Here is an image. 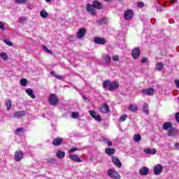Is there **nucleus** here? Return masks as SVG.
Masks as SVG:
<instances>
[{
  "label": "nucleus",
  "mask_w": 179,
  "mask_h": 179,
  "mask_svg": "<svg viewBox=\"0 0 179 179\" xmlns=\"http://www.w3.org/2000/svg\"><path fill=\"white\" fill-rule=\"evenodd\" d=\"M50 75H52L54 78H55L56 79H59V80H62V79H64V76L55 73V71H51Z\"/></svg>",
  "instance_id": "cd10ccee"
},
{
  "label": "nucleus",
  "mask_w": 179,
  "mask_h": 179,
  "mask_svg": "<svg viewBox=\"0 0 179 179\" xmlns=\"http://www.w3.org/2000/svg\"><path fill=\"white\" fill-rule=\"evenodd\" d=\"M144 152L147 154V155H156V149L152 148H147L144 150Z\"/></svg>",
  "instance_id": "bb28decb"
},
{
  "label": "nucleus",
  "mask_w": 179,
  "mask_h": 179,
  "mask_svg": "<svg viewBox=\"0 0 179 179\" xmlns=\"http://www.w3.org/2000/svg\"><path fill=\"white\" fill-rule=\"evenodd\" d=\"M83 98L85 100H87V98L86 96H84Z\"/></svg>",
  "instance_id": "4d7b16f0"
},
{
  "label": "nucleus",
  "mask_w": 179,
  "mask_h": 179,
  "mask_svg": "<svg viewBox=\"0 0 179 179\" xmlns=\"http://www.w3.org/2000/svg\"><path fill=\"white\" fill-rule=\"evenodd\" d=\"M106 142H107L108 146L109 148H111V146H113V142H111V141H107Z\"/></svg>",
  "instance_id": "603ef678"
},
{
  "label": "nucleus",
  "mask_w": 179,
  "mask_h": 179,
  "mask_svg": "<svg viewBox=\"0 0 179 179\" xmlns=\"http://www.w3.org/2000/svg\"><path fill=\"white\" fill-rule=\"evenodd\" d=\"M105 2H110V0H103Z\"/></svg>",
  "instance_id": "13d9d810"
},
{
  "label": "nucleus",
  "mask_w": 179,
  "mask_h": 179,
  "mask_svg": "<svg viewBox=\"0 0 179 179\" xmlns=\"http://www.w3.org/2000/svg\"><path fill=\"white\" fill-rule=\"evenodd\" d=\"M72 118H74L75 120L79 118V113L78 112H73L71 114Z\"/></svg>",
  "instance_id": "e433bc0d"
},
{
  "label": "nucleus",
  "mask_w": 179,
  "mask_h": 179,
  "mask_svg": "<svg viewBox=\"0 0 179 179\" xmlns=\"http://www.w3.org/2000/svg\"><path fill=\"white\" fill-rule=\"evenodd\" d=\"M103 59H104L106 65H110L111 64V57L107 54L103 55Z\"/></svg>",
  "instance_id": "b1692460"
},
{
  "label": "nucleus",
  "mask_w": 179,
  "mask_h": 179,
  "mask_svg": "<svg viewBox=\"0 0 179 179\" xmlns=\"http://www.w3.org/2000/svg\"><path fill=\"white\" fill-rule=\"evenodd\" d=\"M128 109L129 111H131V113H136V111H138L139 108H138V106H136L134 103H131L129 105Z\"/></svg>",
  "instance_id": "f3484780"
},
{
  "label": "nucleus",
  "mask_w": 179,
  "mask_h": 179,
  "mask_svg": "<svg viewBox=\"0 0 179 179\" xmlns=\"http://www.w3.org/2000/svg\"><path fill=\"white\" fill-rule=\"evenodd\" d=\"M162 128L164 131H167V129H171L173 128V123L170 122H164L162 124Z\"/></svg>",
  "instance_id": "a211bd4d"
},
{
  "label": "nucleus",
  "mask_w": 179,
  "mask_h": 179,
  "mask_svg": "<svg viewBox=\"0 0 179 179\" xmlns=\"http://www.w3.org/2000/svg\"><path fill=\"white\" fill-rule=\"evenodd\" d=\"M26 115V111L21 110V111H17L14 113L13 117L14 118H20V117H24V115Z\"/></svg>",
  "instance_id": "412c9836"
},
{
  "label": "nucleus",
  "mask_w": 179,
  "mask_h": 179,
  "mask_svg": "<svg viewBox=\"0 0 179 179\" xmlns=\"http://www.w3.org/2000/svg\"><path fill=\"white\" fill-rule=\"evenodd\" d=\"M20 83L21 86L26 87V86H27V80L25 78H22L20 80Z\"/></svg>",
  "instance_id": "f704fd0d"
},
{
  "label": "nucleus",
  "mask_w": 179,
  "mask_h": 179,
  "mask_svg": "<svg viewBox=\"0 0 179 179\" xmlns=\"http://www.w3.org/2000/svg\"><path fill=\"white\" fill-rule=\"evenodd\" d=\"M148 58L147 57H143L142 59H141V64H146V62H148Z\"/></svg>",
  "instance_id": "8fccbe9b"
},
{
  "label": "nucleus",
  "mask_w": 179,
  "mask_h": 179,
  "mask_svg": "<svg viewBox=\"0 0 179 179\" xmlns=\"http://www.w3.org/2000/svg\"><path fill=\"white\" fill-rule=\"evenodd\" d=\"M148 173H149V169L146 166H143L139 170V174H141V176H148Z\"/></svg>",
  "instance_id": "aec40b11"
},
{
  "label": "nucleus",
  "mask_w": 179,
  "mask_h": 179,
  "mask_svg": "<svg viewBox=\"0 0 179 179\" xmlns=\"http://www.w3.org/2000/svg\"><path fill=\"white\" fill-rule=\"evenodd\" d=\"M24 156V153L22 150H17L15 151L14 154V159L15 162H20L23 159V157Z\"/></svg>",
  "instance_id": "7ed1b4c3"
},
{
  "label": "nucleus",
  "mask_w": 179,
  "mask_h": 179,
  "mask_svg": "<svg viewBox=\"0 0 179 179\" xmlns=\"http://www.w3.org/2000/svg\"><path fill=\"white\" fill-rule=\"evenodd\" d=\"M4 43L7 44V45H9L10 47H12V45H13V43H12V41H10V40L8 38L4 39Z\"/></svg>",
  "instance_id": "4c0bfd02"
},
{
  "label": "nucleus",
  "mask_w": 179,
  "mask_h": 179,
  "mask_svg": "<svg viewBox=\"0 0 179 179\" xmlns=\"http://www.w3.org/2000/svg\"><path fill=\"white\" fill-rule=\"evenodd\" d=\"M27 20V17L22 16L20 18V22H26Z\"/></svg>",
  "instance_id": "09e8293b"
},
{
  "label": "nucleus",
  "mask_w": 179,
  "mask_h": 179,
  "mask_svg": "<svg viewBox=\"0 0 179 179\" xmlns=\"http://www.w3.org/2000/svg\"><path fill=\"white\" fill-rule=\"evenodd\" d=\"M43 48L46 52H48V54H50L51 55H52V52L50 49H48L47 46L43 45Z\"/></svg>",
  "instance_id": "a19ab883"
},
{
  "label": "nucleus",
  "mask_w": 179,
  "mask_h": 179,
  "mask_svg": "<svg viewBox=\"0 0 179 179\" xmlns=\"http://www.w3.org/2000/svg\"><path fill=\"white\" fill-rule=\"evenodd\" d=\"M162 171H163V166L159 164L156 165L154 168V174L155 176H159V174H162Z\"/></svg>",
  "instance_id": "f8f14e48"
},
{
  "label": "nucleus",
  "mask_w": 179,
  "mask_h": 179,
  "mask_svg": "<svg viewBox=\"0 0 179 179\" xmlns=\"http://www.w3.org/2000/svg\"><path fill=\"white\" fill-rule=\"evenodd\" d=\"M175 120L179 124V112L176 113L175 115Z\"/></svg>",
  "instance_id": "a18cd8bd"
},
{
  "label": "nucleus",
  "mask_w": 179,
  "mask_h": 179,
  "mask_svg": "<svg viewBox=\"0 0 179 179\" xmlns=\"http://www.w3.org/2000/svg\"><path fill=\"white\" fill-rule=\"evenodd\" d=\"M112 59L115 61L118 62V61H120V57H118V55H113L112 56Z\"/></svg>",
  "instance_id": "37998d69"
},
{
  "label": "nucleus",
  "mask_w": 179,
  "mask_h": 179,
  "mask_svg": "<svg viewBox=\"0 0 179 179\" xmlns=\"http://www.w3.org/2000/svg\"><path fill=\"white\" fill-rule=\"evenodd\" d=\"M56 156L57 159H64L65 157V152L59 150L57 152Z\"/></svg>",
  "instance_id": "a878e982"
},
{
  "label": "nucleus",
  "mask_w": 179,
  "mask_h": 179,
  "mask_svg": "<svg viewBox=\"0 0 179 179\" xmlns=\"http://www.w3.org/2000/svg\"><path fill=\"white\" fill-rule=\"evenodd\" d=\"M127 118H128V115H127L124 114V115H122V116L120 117L119 121H120L121 122H124V121H125V120H127Z\"/></svg>",
  "instance_id": "ea45409f"
},
{
  "label": "nucleus",
  "mask_w": 179,
  "mask_h": 179,
  "mask_svg": "<svg viewBox=\"0 0 179 179\" xmlns=\"http://www.w3.org/2000/svg\"><path fill=\"white\" fill-rule=\"evenodd\" d=\"M95 9H103V4H101V3H100L99 1L97 0H94L92 3V4H91Z\"/></svg>",
  "instance_id": "2eb2a0df"
},
{
  "label": "nucleus",
  "mask_w": 179,
  "mask_h": 179,
  "mask_svg": "<svg viewBox=\"0 0 179 179\" xmlns=\"http://www.w3.org/2000/svg\"><path fill=\"white\" fill-rule=\"evenodd\" d=\"M62 142H64V139L62 138L57 137L52 141V145L55 146H59V145L62 144Z\"/></svg>",
  "instance_id": "dca6fc26"
},
{
  "label": "nucleus",
  "mask_w": 179,
  "mask_h": 179,
  "mask_svg": "<svg viewBox=\"0 0 179 179\" xmlns=\"http://www.w3.org/2000/svg\"><path fill=\"white\" fill-rule=\"evenodd\" d=\"M103 141L106 142V141H107V138H103Z\"/></svg>",
  "instance_id": "bf43d9fd"
},
{
  "label": "nucleus",
  "mask_w": 179,
  "mask_h": 179,
  "mask_svg": "<svg viewBox=\"0 0 179 179\" xmlns=\"http://www.w3.org/2000/svg\"><path fill=\"white\" fill-rule=\"evenodd\" d=\"M27 0H15V3H26Z\"/></svg>",
  "instance_id": "c03bdc74"
},
{
  "label": "nucleus",
  "mask_w": 179,
  "mask_h": 179,
  "mask_svg": "<svg viewBox=\"0 0 179 179\" xmlns=\"http://www.w3.org/2000/svg\"><path fill=\"white\" fill-rule=\"evenodd\" d=\"M0 57L1 59H3V61H6L8 58V55L5 52H2L0 53Z\"/></svg>",
  "instance_id": "2f4dec72"
},
{
  "label": "nucleus",
  "mask_w": 179,
  "mask_h": 179,
  "mask_svg": "<svg viewBox=\"0 0 179 179\" xmlns=\"http://www.w3.org/2000/svg\"><path fill=\"white\" fill-rule=\"evenodd\" d=\"M141 93L145 94L146 96H153L155 94V89L150 87L148 89H142Z\"/></svg>",
  "instance_id": "9d476101"
},
{
  "label": "nucleus",
  "mask_w": 179,
  "mask_h": 179,
  "mask_svg": "<svg viewBox=\"0 0 179 179\" xmlns=\"http://www.w3.org/2000/svg\"><path fill=\"white\" fill-rule=\"evenodd\" d=\"M134 11L131 9L127 10L124 13V20H131L134 17Z\"/></svg>",
  "instance_id": "20e7f679"
},
{
  "label": "nucleus",
  "mask_w": 179,
  "mask_h": 179,
  "mask_svg": "<svg viewBox=\"0 0 179 179\" xmlns=\"http://www.w3.org/2000/svg\"><path fill=\"white\" fill-rule=\"evenodd\" d=\"M0 62H1V59H0Z\"/></svg>",
  "instance_id": "680f3d73"
},
{
  "label": "nucleus",
  "mask_w": 179,
  "mask_h": 179,
  "mask_svg": "<svg viewBox=\"0 0 179 179\" xmlns=\"http://www.w3.org/2000/svg\"><path fill=\"white\" fill-rule=\"evenodd\" d=\"M105 153L108 155V156H113L115 153V149L111 148H105Z\"/></svg>",
  "instance_id": "6ab92c4d"
},
{
  "label": "nucleus",
  "mask_w": 179,
  "mask_h": 179,
  "mask_svg": "<svg viewBox=\"0 0 179 179\" xmlns=\"http://www.w3.org/2000/svg\"><path fill=\"white\" fill-rule=\"evenodd\" d=\"M175 148H176L178 150H179V143H177L175 144Z\"/></svg>",
  "instance_id": "864d4df0"
},
{
  "label": "nucleus",
  "mask_w": 179,
  "mask_h": 179,
  "mask_svg": "<svg viewBox=\"0 0 179 179\" xmlns=\"http://www.w3.org/2000/svg\"><path fill=\"white\" fill-rule=\"evenodd\" d=\"M45 2L50 3L51 1V0H45Z\"/></svg>",
  "instance_id": "6e6d98bb"
},
{
  "label": "nucleus",
  "mask_w": 179,
  "mask_h": 179,
  "mask_svg": "<svg viewBox=\"0 0 179 179\" xmlns=\"http://www.w3.org/2000/svg\"><path fill=\"white\" fill-rule=\"evenodd\" d=\"M103 89H108L109 92H114V90L120 87V83L117 81L111 82L110 80H106L102 85Z\"/></svg>",
  "instance_id": "f257e3e1"
},
{
  "label": "nucleus",
  "mask_w": 179,
  "mask_h": 179,
  "mask_svg": "<svg viewBox=\"0 0 179 179\" xmlns=\"http://www.w3.org/2000/svg\"><path fill=\"white\" fill-rule=\"evenodd\" d=\"M6 106L7 107V110L10 111V108H12V101L10 99L7 100Z\"/></svg>",
  "instance_id": "c756f323"
},
{
  "label": "nucleus",
  "mask_w": 179,
  "mask_h": 179,
  "mask_svg": "<svg viewBox=\"0 0 179 179\" xmlns=\"http://www.w3.org/2000/svg\"><path fill=\"white\" fill-rule=\"evenodd\" d=\"M112 163L116 166V167H118L119 169L122 166V164H121V161L117 157L113 156L112 157Z\"/></svg>",
  "instance_id": "ddd939ff"
},
{
  "label": "nucleus",
  "mask_w": 179,
  "mask_h": 179,
  "mask_svg": "<svg viewBox=\"0 0 179 179\" xmlns=\"http://www.w3.org/2000/svg\"><path fill=\"white\" fill-rule=\"evenodd\" d=\"M167 135L168 136H176V135H177V130L176 128L172 127L168 131Z\"/></svg>",
  "instance_id": "5701e85b"
},
{
  "label": "nucleus",
  "mask_w": 179,
  "mask_h": 179,
  "mask_svg": "<svg viewBox=\"0 0 179 179\" xmlns=\"http://www.w3.org/2000/svg\"><path fill=\"white\" fill-rule=\"evenodd\" d=\"M25 92H26L27 94H28V96H29V97H31V99H36V95L33 92V90H31V88H28L26 90Z\"/></svg>",
  "instance_id": "393cba45"
},
{
  "label": "nucleus",
  "mask_w": 179,
  "mask_h": 179,
  "mask_svg": "<svg viewBox=\"0 0 179 179\" xmlns=\"http://www.w3.org/2000/svg\"><path fill=\"white\" fill-rule=\"evenodd\" d=\"M177 89H179V80H175Z\"/></svg>",
  "instance_id": "3c124183"
},
{
  "label": "nucleus",
  "mask_w": 179,
  "mask_h": 179,
  "mask_svg": "<svg viewBox=\"0 0 179 179\" xmlns=\"http://www.w3.org/2000/svg\"><path fill=\"white\" fill-rule=\"evenodd\" d=\"M99 110L102 114H108V113H110V107L108 106V103H103L99 108Z\"/></svg>",
  "instance_id": "423d86ee"
},
{
  "label": "nucleus",
  "mask_w": 179,
  "mask_h": 179,
  "mask_svg": "<svg viewBox=\"0 0 179 179\" xmlns=\"http://www.w3.org/2000/svg\"><path fill=\"white\" fill-rule=\"evenodd\" d=\"M164 65H163V63H162V62H159V63H157L156 64V71H162V69H163V68H164Z\"/></svg>",
  "instance_id": "7c9ffc66"
},
{
  "label": "nucleus",
  "mask_w": 179,
  "mask_h": 179,
  "mask_svg": "<svg viewBox=\"0 0 179 179\" xmlns=\"http://www.w3.org/2000/svg\"><path fill=\"white\" fill-rule=\"evenodd\" d=\"M86 10L87 12H89L90 15H93L94 16L97 15L96 8L92 4H87Z\"/></svg>",
  "instance_id": "1a4fd4ad"
},
{
  "label": "nucleus",
  "mask_w": 179,
  "mask_h": 179,
  "mask_svg": "<svg viewBox=\"0 0 179 179\" xmlns=\"http://www.w3.org/2000/svg\"><path fill=\"white\" fill-rule=\"evenodd\" d=\"M107 22H108L107 19L103 18V19L99 20L97 21V23L98 24H106Z\"/></svg>",
  "instance_id": "c9c22d12"
},
{
  "label": "nucleus",
  "mask_w": 179,
  "mask_h": 179,
  "mask_svg": "<svg viewBox=\"0 0 179 179\" xmlns=\"http://www.w3.org/2000/svg\"><path fill=\"white\" fill-rule=\"evenodd\" d=\"M94 43L95 44H99V45H104V44L107 43V41H106V38L103 37H96L94 38Z\"/></svg>",
  "instance_id": "9b49d317"
},
{
  "label": "nucleus",
  "mask_w": 179,
  "mask_h": 179,
  "mask_svg": "<svg viewBox=\"0 0 179 179\" xmlns=\"http://www.w3.org/2000/svg\"><path fill=\"white\" fill-rule=\"evenodd\" d=\"M118 1H121V0H118Z\"/></svg>",
  "instance_id": "052dcab7"
},
{
  "label": "nucleus",
  "mask_w": 179,
  "mask_h": 179,
  "mask_svg": "<svg viewBox=\"0 0 179 179\" xmlns=\"http://www.w3.org/2000/svg\"><path fill=\"white\" fill-rule=\"evenodd\" d=\"M40 15L43 19H46V17H48V13L45 11V10H42L40 13Z\"/></svg>",
  "instance_id": "c85d7f7f"
},
{
  "label": "nucleus",
  "mask_w": 179,
  "mask_h": 179,
  "mask_svg": "<svg viewBox=\"0 0 179 179\" xmlns=\"http://www.w3.org/2000/svg\"><path fill=\"white\" fill-rule=\"evenodd\" d=\"M142 139V136H141L140 134H135L134 136V141L136 142H141V140Z\"/></svg>",
  "instance_id": "72a5a7b5"
},
{
  "label": "nucleus",
  "mask_w": 179,
  "mask_h": 179,
  "mask_svg": "<svg viewBox=\"0 0 179 179\" xmlns=\"http://www.w3.org/2000/svg\"><path fill=\"white\" fill-rule=\"evenodd\" d=\"M86 36V29L81 28L77 32V38H83Z\"/></svg>",
  "instance_id": "4468645a"
},
{
  "label": "nucleus",
  "mask_w": 179,
  "mask_h": 179,
  "mask_svg": "<svg viewBox=\"0 0 179 179\" xmlns=\"http://www.w3.org/2000/svg\"><path fill=\"white\" fill-rule=\"evenodd\" d=\"M143 111L145 114H149V108L147 103H145L143 108Z\"/></svg>",
  "instance_id": "473e14b6"
},
{
  "label": "nucleus",
  "mask_w": 179,
  "mask_h": 179,
  "mask_svg": "<svg viewBox=\"0 0 179 179\" xmlns=\"http://www.w3.org/2000/svg\"><path fill=\"white\" fill-rule=\"evenodd\" d=\"M175 1H176V0H169V3L173 4V3H174Z\"/></svg>",
  "instance_id": "5fc2aeb1"
},
{
  "label": "nucleus",
  "mask_w": 179,
  "mask_h": 179,
  "mask_svg": "<svg viewBox=\"0 0 179 179\" xmlns=\"http://www.w3.org/2000/svg\"><path fill=\"white\" fill-rule=\"evenodd\" d=\"M0 30H6V28L5 27V23H3L2 21H0Z\"/></svg>",
  "instance_id": "79ce46f5"
},
{
  "label": "nucleus",
  "mask_w": 179,
  "mask_h": 179,
  "mask_svg": "<svg viewBox=\"0 0 179 179\" xmlns=\"http://www.w3.org/2000/svg\"><path fill=\"white\" fill-rule=\"evenodd\" d=\"M137 6L138 8H143V6H145V3H143V2L139 1L137 3Z\"/></svg>",
  "instance_id": "49530a36"
},
{
  "label": "nucleus",
  "mask_w": 179,
  "mask_h": 179,
  "mask_svg": "<svg viewBox=\"0 0 179 179\" xmlns=\"http://www.w3.org/2000/svg\"><path fill=\"white\" fill-rule=\"evenodd\" d=\"M108 176L114 179H121V176L118 174V172L115 171L114 169H109L108 171Z\"/></svg>",
  "instance_id": "39448f33"
},
{
  "label": "nucleus",
  "mask_w": 179,
  "mask_h": 179,
  "mask_svg": "<svg viewBox=\"0 0 179 179\" xmlns=\"http://www.w3.org/2000/svg\"><path fill=\"white\" fill-rule=\"evenodd\" d=\"M69 159H71L73 162H76V163H80L82 162V159L78 157V155H70L69 156Z\"/></svg>",
  "instance_id": "4be33fe9"
},
{
  "label": "nucleus",
  "mask_w": 179,
  "mask_h": 179,
  "mask_svg": "<svg viewBox=\"0 0 179 179\" xmlns=\"http://www.w3.org/2000/svg\"><path fill=\"white\" fill-rule=\"evenodd\" d=\"M48 103L50 104V106H58V103H59V99H58V96H57V94H50L49 99H48Z\"/></svg>",
  "instance_id": "f03ea898"
},
{
  "label": "nucleus",
  "mask_w": 179,
  "mask_h": 179,
  "mask_svg": "<svg viewBox=\"0 0 179 179\" xmlns=\"http://www.w3.org/2000/svg\"><path fill=\"white\" fill-rule=\"evenodd\" d=\"M131 56L134 59H138L141 57V49L139 48H134L131 51Z\"/></svg>",
  "instance_id": "0eeeda50"
},
{
  "label": "nucleus",
  "mask_w": 179,
  "mask_h": 179,
  "mask_svg": "<svg viewBox=\"0 0 179 179\" xmlns=\"http://www.w3.org/2000/svg\"><path fill=\"white\" fill-rule=\"evenodd\" d=\"M20 132H24V128L23 127H19L15 130V134H19Z\"/></svg>",
  "instance_id": "58836bf2"
},
{
  "label": "nucleus",
  "mask_w": 179,
  "mask_h": 179,
  "mask_svg": "<svg viewBox=\"0 0 179 179\" xmlns=\"http://www.w3.org/2000/svg\"><path fill=\"white\" fill-rule=\"evenodd\" d=\"M76 150H78V148H72L69 150V153H73V152H76Z\"/></svg>",
  "instance_id": "de8ad7c7"
},
{
  "label": "nucleus",
  "mask_w": 179,
  "mask_h": 179,
  "mask_svg": "<svg viewBox=\"0 0 179 179\" xmlns=\"http://www.w3.org/2000/svg\"><path fill=\"white\" fill-rule=\"evenodd\" d=\"M89 114L91 115V117H92V118H94V120L98 121V122H101V116L97 114L95 110H90Z\"/></svg>",
  "instance_id": "6e6552de"
}]
</instances>
